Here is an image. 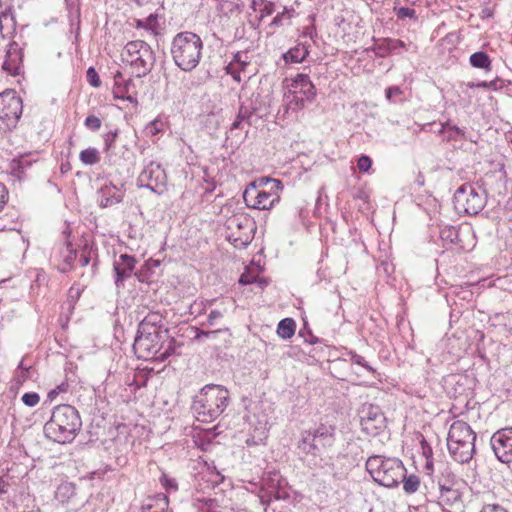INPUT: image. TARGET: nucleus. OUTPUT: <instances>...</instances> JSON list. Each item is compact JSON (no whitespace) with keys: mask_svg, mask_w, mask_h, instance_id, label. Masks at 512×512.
I'll return each mask as SVG.
<instances>
[{"mask_svg":"<svg viewBox=\"0 0 512 512\" xmlns=\"http://www.w3.org/2000/svg\"><path fill=\"white\" fill-rule=\"evenodd\" d=\"M305 341L308 342L309 344H315L318 342V338L309 333V338H306Z\"/></svg>","mask_w":512,"mask_h":512,"instance_id":"obj_64","label":"nucleus"},{"mask_svg":"<svg viewBox=\"0 0 512 512\" xmlns=\"http://www.w3.org/2000/svg\"><path fill=\"white\" fill-rule=\"evenodd\" d=\"M29 378H30L29 370L15 371L14 379L16 380V384H18V386H22L23 383Z\"/></svg>","mask_w":512,"mask_h":512,"instance_id":"obj_50","label":"nucleus"},{"mask_svg":"<svg viewBox=\"0 0 512 512\" xmlns=\"http://www.w3.org/2000/svg\"><path fill=\"white\" fill-rule=\"evenodd\" d=\"M350 357V361L353 364H357L364 369H366L368 372L374 373L375 370L372 366L369 365V363L365 360V358L361 355H358L356 352L349 351L347 354Z\"/></svg>","mask_w":512,"mask_h":512,"instance_id":"obj_34","label":"nucleus"},{"mask_svg":"<svg viewBox=\"0 0 512 512\" xmlns=\"http://www.w3.org/2000/svg\"><path fill=\"white\" fill-rule=\"evenodd\" d=\"M433 460L432 459H428L426 460V463L424 465V471L425 473L428 475V476H431L432 475V472H433Z\"/></svg>","mask_w":512,"mask_h":512,"instance_id":"obj_59","label":"nucleus"},{"mask_svg":"<svg viewBox=\"0 0 512 512\" xmlns=\"http://www.w3.org/2000/svg\"><path fill=\"white\" fill-rule=\"evenodd\" d=\"M86 78L88 83L95 88L100 87L101 80L100 77L94 67H89L86 71Z\"/></svg>","mask_w":512,"mask_h":512,"instance_id":"obj_41","label":"nucleus"},{"mask_svg":"<svg viewBox=\"0 0 512 512\" xmlns=\"http://www.w3.org/2000/svg\"><path fill=\"white\" fill-rule=\"evenodd\" d=\"M161 125L162 123L158 120L150 122L145 128L146 134H149L151 136L157 135L162 130Z\"/></svg>","mask_w":512,"mask_h":512,"instance_id":"obj_48","label":"nucleus"},{"mask_svg":"<svg viewBox=\"0 0 512 512\" xmlns=\"http://www.w3.org/2000/svg\"><path fill=\"white\" fill-rule=\"evenodd\" d=\"M291 11H294L291 9ZM290 10H288L287 7L284 8V11L281 13H278L272 20L271 25L272 26H281L283 24V18L286 13H289Z\"/></svg>","mask_w":512,"mask_h":512,"instance_id":"obj_56","label":"nucleus"},{"mask_svg":"<svg viewBox=\"0 0 512 512\" xmlns=\"http://www.w3.org/2000/svg\"><path fill=\"white\" fill-rule=\"evenodd\" d=\"M310 53V45L306 42H300L293 48H290L284 55L285 63H302Z\"/></svg>","mask_w":512,"mask_h":512,"instance_id":"obj_24","label":"nucleus"},{"mask_svg":"<svg viewBox=\"0 0 512 512\" xmlns=\"http://www.w3.org/2000/svg\"><path fill=\"white\" fill-rule=\"evenodd\" d=\"M82 422L77 409L68 404L56 406L49 421L44 425V434L57 443L71 442L81 429Z\"/></svg>","mask_w":512,"mask_h":512,"instance_id":"obj_2","label":"nucleus"},{"mask_svg":"<svg viewBox=\"0 0 512 512\" xmlns=\"http://www.w3.org/2000/svg\"><path fill=\"white\" fill-rule=\"evenodd\" d=\"M366 470L375 482L388 488L397 487L406 473L401 460L380 455H373L368 458Z\"/></svg>","mask_w":512,"mask_h":512,"instance_id":"obj_6","label":"nucleus"},{"mask_svg":"<svg viewBox=\"0 0 512 512\" xmlns=\"http://www.w3.org/2000/svg\"><path fill=\"white\" fill-rule=\"evenodd\" d=\"M480 512H508L498 504L485 505Z\"/></svg>","mask_w":512,"mask_h":512,"instance_id":"obj_57","label":"nucleus"},{"mask_svg":"<svg viewBox=\"0 0 512 512\" xmlns=\"http://www.w3.org/2000/svg\"><path fill=\"white\" fill-rule=\"evenodd\" d=\"M435 133H437L438 135H443V136H446V132H447V122L445 123H440L439 124V128L437 130H434Z\"/></svg>","mask_w":512,"mask_h":512,"instance_id":"obj_61","label":"nucleus"},{"mask_svg":"<svg viewBox=\"0 0 512 512\" xmlns=\"http://www.w3.org/2000/svg\"><path fill=\"white\" fill-rule=\"evenodd\" d=\"M476 434L462 420L454 421L449 429L447 446L453 459L459 463H468L475 453Z\"/></svg>","mask_w":512,"mask_h":512,"instance_id":"obj_5","label":"nucleus"},{"mask_svg":"<svg viewBox=\"0 0 512 512\" xmlns=\"http://www.w3.org/2000/svg\"><path fill=\"white\" fill-rule=\"evenodd\" d=\"M229 391L222 385L207 384L193 398L191 410L197 421L211 423L226 410Z\"/></svg>","mask_w":512,"mask_h":512,"instance_id":"obj_1","label":"nucleus"},{"mask_svg":"<svg viewBox=\"0 0 512 512\" xmlns=\"http://www.w3.org/2000/svg\"><path fill=\"white\" fill-rule=\"evenodd\" d=\"M21 401L25 406L32 408L39 403L40 396L36 392H27L22 395Z\"/></svg>","mask_w":512,"mask_h":512,"instance_id":"obj_38","label":"nucleus"},{"mask_svg":"<svg viewBox=\"0 0 512 512\" xmlns=\"http://www.w3.org/2000/svg\"><path fill=\"white\" fill-rule=\"evenodd\" d=\"M395 14L397 16L398 20H405L406 18L416 20L417 15L416 11L409 7H395L394 8Z\"/></svg>","mask_w":512,"mask_h":512,"instance_id":"obj_36","label":"nucleus"},{"mask_svg":"<svg viewBox=\"0 0 512 512\" xmlns=\"http://www.w3.org/2000/svg\"><path fill=\"white\" fill-rule=\"evenodd\" d=\"M202 50L203 42L200 36L189 31L177 33L170 46L174 64L184 72H190L198 66Z\"/></svg>","mask_w":512,"mask_h":512,"instance_id":"obj_3","label":"nucleus"},{"mask_svg":"<svg viewBox=\"0 0 512 512\" xmlns=\"http://www.w3.org/2000/svg\"><path fill=\"white\" fill-rule=\"evenodd\" d=\"M485 191L472 184L461 185L454 193V207L467 215L478 214L486 205Z\"/></svg>","mask_w":512,"mask_h":512,"instance_id":"obj_10","label":"nucleus"},{"mask_svg":"<svg viewBox=\"0 0 512 512\" xmlns=\"http://www.w3.org/2000/svg\"><path fill=\"white\" fill-rule=\"evenodd\" d=\"M408 44L400 39L383 38L372 47L376 57L385 58L392 53L399 54L400 49L408 50Z\"/></svg>","mask_w":512,"mask_h":512,"instance_id":"obj_20","label":"nucleus"},{"mask_svg":"<svg viewBox=\"0 0 512 512\" xmlns=\"http://www.w3.org/2000/svg\"><path fill=\"white\" fill-rule=\"evenodd\" d=\"M490 445L500 462L512 463V426L494 432L490 438Z\"/></svg>","mask_w":512,"mask_h":512,"instance_id":"obj_12","label":"nucleus"},{"mask_svg":"<svg viewBox=\"0 0 512 512\" xmlns=\"http://www.w3.org/2000/svg\"><path fill=\"white\" fill-rule=\"evenodd\" d=\"M101 119L95 115H89L84 121V126L93 132L98 131L101 128Z\"/></svg>","mask_w":512,"mask_h":512,"instance_id":"obj_40","label":"nucleus"},{"mask_svg":"<svg viewBox=\"0 0 512 512\" xmlns=\"http://www.w3.org/2000/svg\"><path fill=\"white\" fill-rule=\"evenodd\" d=\"M60 258L62 259V265L59 267L60 272H68L77 258V251L71 247L69 243L60 251Z\"/></svg>","mask_w":512,"mask_h":512,"instance_id":"obj_26","label":"nucleus"},{"mask_svg":"<svg viewBox=\"0 0 512 512\" xmlns=\"http://www.w3.org/2000/svg\"><path fill=\"white\" fill-rule=\"evenodd\" d=\"M79 159L84 165H95L101 160L100 152L95 147H88L79 154Z\"/></svg>","mask_w":512,"mask_h":512,"instance_id":"obj_29","label":"nucleus"},{"mask_svg":"<svg viewBox=\"0 0 512 512\" xmlns=\"http://www.w3.org/2000/svg\"><path fill=\"white\" fill-rule=\"evenodd\" d=\"M23 63V51L19 44L12 41L8 44L5 60L2 64V68L8 74L17 76L21 73Z\"/></svg>","mask_w":512,"mask_h":512,"instance_id":"obj_18","label":"nucleus"},{"mask_svg":"<svg viewBox=\"0 0 512 512\" xmlns=\"http://www.w3.org/2000/svg\"><path fill=\"white\" fill-rule=\"evenodd\" d=\"M283 188L280 180L261 177L251 182L243 193L246 205L253 209L269 210L279 202V191Z\"/></svg>","mask_w":512,"mask_h":512,"instance_id":"obj_4","label":"nucleus"},{"mask_svg":"<svg viewBox=\"0 0 512 512\" xmlns=\"http://www.w3.org/2000/svg\"><path fill=\"white\" fill-rule=\"evenodd\" d=\"M401 482L403 483V490L407 494L415 493L420 486L419 477L416 475H413V474L406 477V473H405L404 478L401 479Z\"/></svg>","mask_w":512,"mask_h":512,"instance_id":"obj_32","label":"nucleus"},{"mask_svg":"<svg viewBox=\"0 0 512 512\" xmlns=\"http://www.w3.org/2000/svg\"><path fill=\"white\" fill-rule=\"evenodd\" d=\"M256 282H257V277H255L247 272L243 273L239 278V284H241V285H248V284H252V283H256Z\"/></svg>","mask_w":512,"mask_h":512,"instance_id":"obj_54","label":"nucleus"},{"mask_svg":"<svg viewBox=\"0 0 512 512\" xmlns=\"http://www.w3.org/2000/svg\"><path fill=\"white\" fill-rule=\"evenodd\" d=\"M3 108L0 112V119L6 127H15L22 115V99L15 94L2 96Z\"/></svg>","mask_w":512,"mask_h":512,"instance_id":"obj_15","label":"nucleus"},{"mask_svg":"<svg viewBox=\"0 0 512 512\" xmlns=\"http://www.w3.org/2000/svg\"><path fill=\"white\" fill-rule=\"evenodd\" d=\"M169 338L168 333L155 331L137 330V335L133 343V350L138 358L149 360L155 359L164 361L173 352L171 341L167 348L163 347L164 342Z\"/></svg>","mask_w":512,"mask_h":512,"instance_id":"obj_7","label":"nucleus"},{"mask_svg":"<svg viewBox=\"0 0 512 512\" xmlns=\"http://www.w3.org/2000/svg\"><path fill=\"white\" fill-rule=\"evenodd\" d=\"M217 8L226 16L241 11L239 3L232 0H219Z\"/></svg>","mask_w":512,"mask_h":512,"instance_id":"obj_33","label":"nucleus"},{"mask_svg":"<svg viewBox=\"0 0 512 512\" xmlns=\"http://www.w3.org/2000/svg\"><path fill=\"white\" fill-rule=\"evenodd\" d=\"M372 165V160L367 155H361L357 161V167L361 172H367Z\"/></svg>","mask_w":512,"mask_h":512,"instance_id":"obj_47","label":"nucleus"},{"mask_svg":"<svg viewBox=\"0 0 512 512\" xmlns=\"http://www.w3.org/2000/svg\"><path fill=\"white\" fill-rule=\"evenodd\" d=\"M455 482V474L450 470L449 467H444V469L441 471V476L438 479V487L442 498H444L445 493H452L453 499L459 498V492L454 488Z\"/></svg>","mask_w":512,"mask_h":512,"instance_id":"obj_21","label":"nucleus"},{"mask_svg":"<svg viewBox=\"0 0 512 512\" xmlns=\"http://www.w3.org/2000/svg\"><path fill=\"white\" fill-rule=\"evenodd\" d=\"M403 92L398 86H390L385 90V97L389 102H394V98L401 95Z\"/></svg>","mask_w":512,"mask_h":512,"instance_id":"obj_49","label":"nucleus"},{"mask_svg":"<svg viewBox=\"0 0 512 512\" xmlns=\"http://www.w3.org/2000/svg\"><path fill=\"white\" fill-rule=\"evenodd\" d=\"M156 26H157V15H155V14H150L144 20L139 19L136 21L137 28H144L147 30L155 31Z\"/></svg>","mask_w":512,"mask_h":512,"instance_id":"obj_35","label":"nucleus"},{"mask_svg":"<svg viewBox=\"0 0 512 512\" xmlns=\"http://www.w3.org/2000/svg\"><path fill=\"white\" fill-rule=\"evenodd\" d=\"M118 136V130L109 131L104 135V151L109 152L116 141V138Z\"/></svg>","mask_w":512,"mask_h":512,"instance_id":"obj_42","label":"nucleus"},{"mask_svg":"<svg viewBox=\"0 0 512 512\" xmlns=\"http://www.w3.org/2000/svg\"><path fill=\"white\" fill-rule=\"evenodd\" d=\"M123 79V76H122V73L120 71H117L115 74H114V81H115V86L117 87V90L119 92H122V89H121V86H120V81Z\"/></svg>","mask_w":512,"mask_h":512,"instance_id":"obj_60","label":"nucleus"},{"mask_svg":"<svg viewBox=\"0 0 512 512\" xmlns=\"http://www.w3.org/2000/svg\"><path fill=\"white\" fill-rule=\"evenodd\" d=\"M296 330V322L292 318H284L279 321L277 326V335L282 339H290Z\"/></svg>","mask_w":512,"mask_h":512,"instance_id":"obj_28","label":"nucleus"},{"mask_svg":"<svg viewBox=\"0 0 512 512\" xmlns=\"http://www.w3.org/2000/svg\"><path fill=\"white\" fill-rule=\"evenodd\" d=\"M275 11V4L271 1L267 0H260V20H262L264 17L269 16L273 14Z\"/></svg>","mask_w":512,"mask_h":512,"instance_id":"obj_39","label":"nucleus"},{"mask_svg":"<svg viewBox=\"0 0 512 512\" xmlns=\"http://www.w3.org/2000/svg\"><path fill=\"white\" fill-rule=\"evenodd\" d=\"M285 81L288 82V79ZM286 89L292 91L293 94L303 96V99L308 102H312L316 97V88L307 74H297L286 84Z\"/></svg>","mask_w":512,"mask_h":512,"instance_id":"obj_16","label":"nucleus"},{"mask_svg":"<svg viewBox=\"0 0 512 512\" xmlns=\"http://www.w3.org/2000/svg\"><path fill=\"white\" fill-rule=\"evenodd\" d=\"M230 63H235L236 67H239L241 69H245L246 66L249 64L247 61V55L243 52H237L233 56V60Z\"/></svg>","mask_w":512,"mask_h":512,"instance_id":"obj_46","label":"nucleus"},{"mask_svg":"<svg viewBox=\"0 0 512 512\" xmlns=\"http://www.w3.org/2000/svg\"><path fill=\"white\" fill-rule=\"evenodd\" d=\"M470 87H480V88H486L489 86L488 85V81H481V82H478L476 84H469Z\"/></svg>","mask_w":512,"mask_h":512,"instance_id":"obj_63","label":"nucleus"},{"mask_svg":"<svg viewBox=\"0 0 512 512\" xmlns=\"http://www.w3.org/2000/svg\"><path fill=\"white\" fill-rule=\"evenodd\" d=\"M309 18L311 20V24L307 25L303 28L301 37H308L313 42H315V37L317 36L316 28H315V25L313 24V22L315 20V16L311 15V16H309Z\"/></svg>","mask_w":512,"mask_h":512,"instance_id":"obj_43","label":"nucleus"},{"mask_svg":"<svg viewBox=\"0 0 512 512\" xmlns=\"http://www.w3.org/2000/svg\"><path fill=\"white\" fill-rule=\"evenodd\" d=\"M98 203L102 208L111 207L121 203L124 198L125 191L121 187L113 183L105 184L98 190Z\"/></svg>","mask_w":512,"mask_h":512,"instance_id":"obj_19","label":"nucleus"},{"mask_svg":"<svg viewBox=\"0 0 512 512\" xmlns=\"http://www.w3.org/2000/svg\"><path fill=\"white\" fill-rule=\"evenodd\" d=\"M335 441V426L321 423L314 429L302 432L298 449L303 454L317 458L323 451L333 447Z\"/></svg>","mask_w":512,"mask_h":512,"instance_id":"obj_8","label":"nucleus"},{"mask_svg":"<svg viewBox=\"0 0 512 512\" xmlns=\"http://www.w3.org/2000/svg\"><path fill=\"white\" fill-rule=\"evenodd\" d=\"M443 139L447 142L461 141L467 140V136L464 129L456 125H452L450 121H447V132L446 136H444Z\"/></svg>","mask_w":512,"mask_h":512,"instance_id":"obj_31","label":"nucleus"},{"mask_svg":"<svg viewBox=\"0 0 512 512\" xmlns=\"http://www.w3.org/2000/svg\"><path fill=\"white\" fill-rule=\"evenodd\" d=\"M169 499L163 493L148 497L141 506L142 512H165L168 509Z\"/></svg>","mask_w":512,"mask_h":512,"instance_id":"obj_23","label":"nucleus"},{"mask_svg":"<svg viewBox=\"0 0 512 512\" xmlns=\"http://www.w3.org/2000/svg\"><path fill=\"white\" fill-rule=\"evenodd\" d=\"M342 458H344V455L341 453L325 457L320 455L314 458L313 465L323 470L324 474L331 476L333 479L342 480L348 473V469L341 463Z\"/></svg>","mask_w":512,"mask_h":512,"instance_id":"obj_14","label":"nucleus"},{"mask_svg":"<svg viewBox=\"0 0 512 512\" xmlns=\"http://www.w3.org/2000/svg\"><path fill=\"white\" fill-rule=\"evenodd\" d=\"M219 332H220V330H212V331L198 330L195 335V339L201 340L203 338L215 337Z\"/></svg>","mask_w":512,"mask_h":512,"instance_id":"obj_55","label":"nucleus"},{"mask_svg":"<svg viewBox=\"0 0 512 512\" xmlns=\"http://www.w3.org/2000/svg\"><path fill=\"white\" fill-rule=\"evenodd\" d=\"M7 201H8V190H7L6 186L0 182V212L3 210Z\"/></svg>","mask_w":512,"mask_h":512,"instance_id":"obj_53","label":"nucleus"},{"mask_svg":"<svg viewBox=\"0 0 512 512\" xmlns=\"http://www.w3.org/2000/svg\"><path fill=\"white\" fill-rule=\"evenodd\" d=\"M138 329L143 331H155L160 333H168V329L163 326V316L159 312L150 311L143 319L140 320Z\"/></svg>","mask_w":512,"mask_h":512,"instance_id":"obj_22","label":"nucleus"},{"mask_svg":"<svg viewBox=\"0 0 512 512\" xmlns=\"http://www.w3.org/2000/svg\"><path fill=\"white\" fill-rule=\"evenodd\" d=\"M361 426L362 430L371 436L378 435L386 428V417L379 406L373 404L363 406Z\"/></svg>","mask_w":512,"mask_h":512,"instance_id":"obj_13","label":"nucleus"},{"mask_svg":"<svg viewBox=\"0 0 512 512\" xmlns=\"http://www.w3.org/2000/svg\"><path fill=\"white\" fill-rule=\"evenodd\" d=\"M122 56L135 69L137 77L147 75L155 64V54L152 48L142 40L128 42Z\"/></svg>","mask_w":512,"mask_h":512,"instance_id":"obj_9","label":"nucleus"},{"mask_svg":"<svg viewBox=\"0 0 512 512\" xmlns=\"http://www.w3.org/2000/svg\"><path fill=\"white\" fill-rule=\"evenodd\" d=\"M160 483L167 491H176L178 489L176 480L168 477L166 474H162Z\"/></svg>","mask_w":512,"mask_h":512,"instance_id":"obj_44","label":"nucleus"},{"mask_svg":"<svg viewBox=\"0 0 512 512\" xmlns=\"http://www.w3.org/2000/svg\"><path fill=\"white\" fill-rule=\"evenodd\" d=\"M283 102L284 112L288 113L289 111L298 112L302 110L308 101L304 100L303 96L293 94L292 91L286 89L283 95Z\"/></svg>","mask_w":512,"mask_h":512,"instance_id":"obj_25","label":"nucleus"},{"mask_svg":"<svg viewBox=\"0 0 512 512\" xmlns=\"http://www.w3.org/2000/svg\"><path fill=\"white\" fill-rule=\"evenodd\" d=\"M136 263L135 257L128 254H121L119 258L114 261V282L118 289L123 288L124 282L132 276Z\"/></svg>","mask_w":512,"mask_h":512,"instance_id":"obj_17","label":"nucleus"},{"mask_svg":"<svg viewBox=\"0 0 512 512\" xmlns=\"http://www.w3.org/2000/svg\"><path fill=\"white\" fill-rule=\"evenodd\" d=\"M421 446H422V453H423V456L425 457L426 460L428 459H432V455H433V452H432V448L431 446L426 442L425 439L422 440L421 442Z\"/></svg>","mask_w":512,"mask_h":512,"instance_id":"obj_58","label":"nucleus"},{"mask_svg":"<svg viewBox=\"0 0 512 512\" xmlns=\"http://www.w3.org/2000/svg\"><path fill=\"white\" fill-rule=\"evenodd\" d=\"M91 249H88L86 246L82 250L80 255L79 263L81 266H87L91 261Z\"/></svg>","mask_w":512,"mask_h":512,"instance_id":"obj_51","label":"nucleus"},{"mask_svg":"<svg viewBox=\"0 0 512 512\" xmlns=\"http://www.w3.org/2000/svg\"><path fill=\"white\" fill-rule=\"evenodd\" d=\"M245 122L244 120H240L238 116L236 117L235 121L231 125V130L239 129L241 128V124Z\"/></svg>","mask_w":512,"mask_h":512,"instance_id":"obj_62","label":"nucleus"},{"mask_svg":"<svg viewBox=\"0 0 512 512\" xmlns=\"http://www.w3.org/2000/svg\"><path fill=\"white\" fill-rule=\"evenodd\" d=\"M440 236L443 240L455 243L458 240V230L454 226L445 227L441 230Z\"/></svg>","mask_w":512,"mask_h":512,"instance_id":"obj_37","label":"nucleus"},{"mask_svg":"<svg viewBox=\"0 0 512 512\" xmlns=\"http://www.w3.org/2000/svg\"><path fill=\"white\" fill-rule=\"evenodd\" d=\"M469 63L473 68L483 69L485 71H490L492 69L491 59L484 51H477L471 54Z\"/></svg>","mask_w":512,"mask_h":512,"instance_id":"obj_27","label":"nucleus"},{"mask_svg":"<svg viewBox=\"0 0 512 512\" xmlns=\"http://www.w3.org/2000/svg\"><path fill=\"white\" fill-rule=\"evenodd\" d=\"M166 184L167 176L165 170L160 163L155 161L146 163L137 178L138 187L147 188L158 195L164 193Z\"/></svg>","mask_w":512,"mask_h":512,"instance_id":"obj_11","label":"nucleus"},{"mask_svg":"<svg viewBox=\"0 0 512 512\" xmlns=\"http://www.w3.org/2000/svg\"><path fill=\"white\" fill-rule=\"evenodd\" d=\"M225 70L228 75H231L232 78L239 83V82H241V72L244 71L245 69L236 67L235 63H229L226 66Z\"/></svg>","mask_w":512,"mask_h":512,"instance_id":"obj_45","label":"nucleus"},{"mask_svg":"<svg viewBox=\"0 0 512 512\" xmlns=\"http://www.w3.org/2000/svg\"><path fill=\"white\" fill-rule=\"evenodd\" d=\"M223 317V312L219 310H212L207 317V324L210 326L216 325V321Z\"/></svg>","mask_w":512,"mask_h":512,"instance_id":"obj_52","label":"nucleus"},{"mask_svg":"<svg viewBox=\"0 0 512 512\" xmlns=\"http://www.w3.org/2000/svg\"><path fill=\"white\" fill-rule=\"evenodd\" d=\"M258 109L259 108L254 101L249 99L241 103L237 116L240 120H244L248 125H250V118L258 111Z\"/></svg>","mask_w":512,"mask_h":512,"instance_id":"obj_30","label":"nucleus"}]
</instances>
